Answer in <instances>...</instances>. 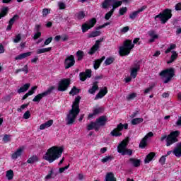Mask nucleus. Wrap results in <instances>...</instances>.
<instances>
[{"instance_id":"f257e3e1","label":"nucleus","mask_w":181,"mask_h":181,"mask_svg":"<svg viewBox=\"0 0 181 181\" xmlns=\"http://www.w3.org/2000/svg\"><path fill=\"white\" fill-rule=\"evenodd\" d=\"M80 100H81V97L80 96H77L75 98L72 105V108L69 110V112L66 117V125L74 124L77 115L80 114Z\"/></svg>"},{"instance_id":"f03ea898","label":"nucleus","mask_w":181,"mask_h":181,"mask_svg":"<svg viewBox=\"0 0 181 181\" xmlns=\"http://www.w3.org/2000/svg\"><path fill=\"white\" fill-rule=\"evenodd\" d=\"M63 151V147L52 146L47 151L45 154L43 156V159H45V160H47L49 163H53L54 160L59 159V158L62 156Z\"/></svg>"},{"instance_id":"7ed1b4c3","label":"nucleus","mask_w":181,"mask_h":181,"mask_svg":"<svg viewBox=\"0 0 181 181\" xmlns=\"http://www.w3.org/2000/svg\"><path fill=\"white\" fill-rule=\"evenodd\" d=\"M179 135H180V132L176 130L170 132V134H168V136H162L160 141L161 142H163V141L165 140L166 146H170V145H173V144H175V142H177V141H179V139H177Z\"/></svg>"},{"instance_id":"20e7f679","label":"nucleus","mask_w":181,"mask_h":181,"mask_svg":"<svg viewBox=\"0 0 181 181\" xmlns=\"http://www.w3.org/2000/svg\"><path fill=\"white\" fill-rule=\"evenodd\" d=\"M107 116H101L96 119V122H91L90 124L88 125L87 129L88 131H91L92 129H95V131H98L100 129V127H104L107 124Z\"/></svg>"},{"instance_id":"39448f33","label":"nucleus","mask_w":181,"mask_h":181,"mask_svg":"<svg viewBox=\"0 0 181 181\" xmlns=\"http://www.w3.org/2000/svg\"><path fill=\"white\" fill-rule=\"evenodd\" d=\"M135 45L132 44V40H127L124 42L123 46L119 48V54L120 56H128L131 53V50L134 49Z\"/></svg>"},{"instance_id":"423d86ee","label":"nucleus","mask_w":181,"mask_h":181,"mask_svg":"<svg viewBox=\"0 0 181 181\" xmlns=\"http://www.w3.org/2000/svg\"><path fill=\"white\" fill-rule=\"evenodd\" d=\"M128 144H129V139H125L119 144L117 147V152L121 153V155L123 156L125 155H129V156H131L132 155V150L127 148Z\"/></svg>"},{"instance_id":"0eeeda50","label":"nucleus","mask_w":181,"mask_h":181,"mask_svg":"<svg viewBox=\"0 0 181 181\" xmlns=\"http://www.w3.org/2000/svg\"><path fill=\"white\" fill-rule=\"evenodd\" d=\"M159 76H160L162 78H165L163 83L166 84L175 76V69H173V68L165 69L159 74Z\"/></svg>"},{"instance_id":"6e6552de","label":"nucleus","mask_w":181,"mask_h":181,"mask_svg":"<svg viewBox=\"0 0 181 181\" xmlns=\"http://www.w3.org/2000/svg\"><path fill=\"white\" fill-rule=\"evenodd\" d=\"M172 18V10L169 8L165 9L163 13H160L158 15L155 16V20L160 19L161 23L164 25L169 19Z\"/></svg>"},{"instance_id":"1a4fd4ad","label":"nucleus","mask_w":181,"mask_h":181,"mask_svg":"<svg viewBox=\"0 0 181 181\" xmlns=\"http://www.w3.org/2000/svg\"><path fill=\"white\" fill-rule=\"evenodd\" d=\"M54 88H56L54 86H51L43 93H39L33 99V103H40V100H42L43 97H47V95H50V94L53 93Z\"/></svg>"},{"instance_id":"9d476101","label":"nucleus","mask_w":181,"mask_h":181,"mask_svg":"<svg viewBox=\"0 0 181 181\" xmlns=\"http://www.w3.org/2000/svg\"><path fill=\"white\" fill-rule=\"evenodd\" d=\"M70 87V79L64 78L58 83V91H66Z\"/></svg>"},{"instance_id":"9b49d317","label":"nucleus","mask_w":181,"mask_h":181,"mask_svg":"<svg viewBox=\"0 0 181 181\" xmlns=\"http://www.w3.org/2000/svg\"><path fill=\"white\" fill-rule=\"evenodd\" d=\"M97 23V19L92 18L90 19L88 23L82 25V32L83 33L87 32L88 29H91V28H93L94 25Z\"/></svg>"},{"instance_id":"f8f14e48","label":"nucleus","mask_w":181,"mask_h":181,"mask_svg":"<svg viewBox=\"0 0 181 181\" xmlns=\"http://www.w3.org/2000/svg\"><path fill=\"white\" fill-rule=\"evenodd\" d=\"M139 70H141V64L139 63V62H136L134 64L133 67L131 69V77L135 78L136 76H138V72L139 71Z\"/></svg>"},{"instance_id":"ddd939ff","label":"nucleus","mask_w":181,"mask_h":181,"mask_svg":"<svg viewBox=\"0 0 181 181\" xmlns=\"http://www.w3.org/2000/svg\"><path fill=\"white\" fill-rule=\"evenodd\" d=\"M74 63H76V60L74 59V56L71 55L68 56L64 61L65 69H70V67H73L74 66Z\"/></svg>"},{"instance_id":"4468645a","label":"nucleus","mask_w":181,"mask_h":181,"mask_svg":"<svg viewBox=\"0 0 181 181\" xmlns=\"http://www.w3.org/2000/svg\"><path fill=\"white\" fill-rule=\"evenodd\" d=\"M124 129V124L122 123H120L117 125L116 129H114L111 132L110 135L112 136H121L122 135V133L119 132Z\"/></svg>"},{"instance_id":"2eb2a0df","label":"nucleus","mask_w":181,"mask_h":181,"mask_svg":"<svg viewBox=\"0 0 181 181\" xmlns=\"http://www.w3.org/2000/svg\"><path fill=\"white\" fill-rule=\"evenodd\" d=\"M103 40L104 38H100V40H96L95 45L90 48V49L88 52V54H94V53H95V52H97L98 49H100V43H101V42H103Z\"/></svg>"},{"instance_id":"dca6fc26","label":"nucleus","mask_w":181,"mask_h":181,"mask_svg":"<svg viewBox=\"0 0 181 181\" xmlns=\"http://www.w3.org/2000/svg\"><path fill=\"white\" fill-rule=\"evenodd\" d=\"M91 69H86L85 72L80 73L79 77L81 81H86V80L88 78H90L91 77Z\"/></svg>"},{"instance_id":"f3484780","label":"nucleus","mask_w":181,"mask_h":181,"mask_svg":"<svg viewBox=\"0 0 181 181\" xmlns=\"http://www.w3.org/2000/svg\"><path fill=\"white\" fill-rule=\"evenodd\" d=\"M153 136V133L150 132H148L144 138L142 139L141 143L139 144V148H141V149H144L145 146H146V141L148 140V138H152Z\"/></svg>"},{"instance_id":"a211bd4d","label":"nucleus","mask_w":181,"mask_h":181,"mask_svg":"<svg viewBox=\"0 0 181 181\" xmlns=\"http://www.w3.org/2000/svg\"><path fill=\"white\" fill-rule=\"evenodd\" d=\"M148 36L150 37H151L148 40L149 43H153V42H155V40L159 38V35H158V34H156V31H155L153 30H151L148 31Z\"/></svg>"},{"instance_id":"6ab92c4d","label":"nucleus","mask_w":181,"mask_h":181,"mask_svg":"<svg viewBox=\"0 0 181 181\" xmlns=\"http://www.w3.org/2000/svg\"><path fill=\"white\" fill-rule=\"evenodd\" d=\"M23 147H20L19 148L17 149L16 151H15L12 155L11 158L12 159L16 160L20 156H22V153H23Z\"/></svg>"},{"instance_id":"aec40b11","label":"nucleus","mask_w":181,"mask_h":181,"mask_svg":"<svg viewBox=\"0 0 181 181\" xmlns=\"http://www.w3.org/2000/svg\"><path fill=\"white\" fill-rule=\"evenodd\" d=\"M19 20V16L16 14L13 18L10 19L8 21V25L7 26L6 30H11L12 29V25L16 22V21Z\"/></svg>"},{"instance_id":"412c9836","label":"nucleus","mask_w":181,"mask_h":181,"mask_svg":"<svg viewBox=\"0 0 181 181\" xmlns=\"http://www.w3.org/2000/svg\"><path fill=\"white\" fill-rule=\"evenodd\" d=\"M146 9V6H143L138 11H134L132 14L129 15L130 19H135L138 16V13H141V12H144Z\"/></svg>"},{"instance_id":"4be33fe9","label":"nucleus","mask_w":181,"mask_h":181,"mask_svg":"<svg viewBox=\"0 0 181 181\" xmlns=\"http://www.w3.org/2000/svg\"><path fill=\"white\" fill-rule=\"evenodd\" d=\"M173 153L177 158L181 157V143L177 144V147L173 151Z\"/></svg>"},{"instance_id":"5701e85b","label":"nucleus","mask_w":181,"mask_h":181,"mask_svg":"<svg viewBox=\"0 0 181 181\" xmlns=\"http://www.w3.org/2000/svg\"><path fill=\"white\" fill-rule=\"evenodd\" d=\"M108 93V90L107 89V87H105L103 89H100V92L96 95L95 100H98L99 98H103L105 94Z\"/></svg>"},{"instance_id":"b1692460","label":"nucleus","mask_w":181,"mask_h":181,"mask_svg":"<svg viewBox=\"0 0 181 181\" xmlns=\"http://www.w3.org/2000/svg\"><path fill=\"white\" fill-rule=\"evenodd\" d=\"M104 60H105V56L102 57L101 59H98L97 60H95L93 62V68L95 70H97L100 66H101V63H103V62H104Z\"/></svg>"},{"instance_id":"393cba45","label":"nucleus","mask_w":181,"mask_h":181,"mask_svg":"<svg viewBox=\"0 0 181 181\" xmlns=\"http://www.w3.org/2000/svg\"><path fill=\"white\" fill-rule=\"evenodd\" d=\"M97 90H98V81H95L93 83L91 88L88 90V93L90 94H94Z\"/></svg>"},{"instance_id":"a878e982","label":"nucleus","mask_w":181,"mask_h":181,"mask_svg":"<svg viewBox=\"0 0 181 181\" xmlns=\"http://www.w3.org/2000/svg\"><path fill=\"white\" fill-rule=\"evenodd\" d=\"M52 125H53V120L52 119L48 120L47 122L42 124L40 126V129L41 130L46 129V128H49V127H52Z\"/></svg>"},{"instance_id":"bb28decb","label":"nucleus","mask_w":181,"mask_h":181,"mask_svg":"<svg viewBox=\"0 0 181 181\" xmlns=\"http://www.w3.org/2000/svg\"><path fill=\"white\" fill-rule=\"evenodd\" d=\"M36 162H39V157L37 156H32L27 160V163H30L31 165L36 163Z\"/></svg>"},{"instance_id":"cd10ccee","label":"nucleus","mask_w":181,"mask_h":181,"mask_svg":"<svg viewBox=\"0 0 181 181\" xmlns=\"http://www.w3.org/2000/svg\"><path fill=\"white\" fill-rule=\"evenodd\" d=\"M29 87H30V83H25V85H23V86L21 87L18 90L17 93H18V94L25 93V91H28V90H29Z\"/></svg>"},{"instance_id":"c85d7f7f","label":"nucleus","mask_w":181,"mask_h":181,"mask_svg":"<svg viewBox=\"0 0 181 181\" xmlns=\"http://www.w3.org/2000/svg\"><path fill=\"white\" fill-rule=\"evenodd\" d=\"M32 54L31 52H25L23 54H19L18 56L16 57V60H22V59H26V57H28V56H30Z\"/></svg>"},{"instance_id":"c756f323","label":"nucleus","mask_w":181,"mask_h":181,"mask_svg":"<svg viewBox=\"0 0 181 181\" xmlns=\"http://www.w3.org/2000/svg\"><path fill=\"white\" fill-rule=\"evenodd\" d=\"M129 162L134 166V168H139V166H141V160L130 158Z\"/></svg>"},{"instance_id":"7c9ffc66","label":"nucleus","mask_w":181,"mask_h":181,"mask_svg":"<svg viewBox=\"0 0 181 181\" xmlns=\"http://www.w3.org/2000/svg\"><path fill=\"white\" fill-rule=\"evenodd\" d=\"M155 158V153L151 152L148 155L146 156L145 160H144V163H149L152 159Z\"/></svg>"},{"instance_id":"2f4dec72","label":"nucleus","mask_w":181,"mask_h":181,"mask_svg":"<svg viewBox=\"0 0 181 181\" xmlns=\"http://www.w3.org/2000/svg\"><path fill=\"white\" fill-rule=\"evenodd\" d=\"M105 181H117V179H115L112 173H108L105 176Z\"/></svg>"},{"instance_id":"473e14b6","label":"nucleus","mask_w":181,"mask_h":181,"mask_svg":"<svg viewBox=\"0 0 181 181\" xmlns=\"http://www.w3.org/2000/svg\"><path fill=\"white\" fill-rule=\"evenodd\" d=\"M173 54L170 57V59L168 62H167L168 64H170V63H173L174 61L177 59V53L175 51H172Z\"/></svg>"},{"instance_id":"72a5a7b5","label":"nucleus","mask_w":181,"mask_h":181,"mask_svg":"<svg viewBox=\"0 0 181 181\" xmlns=\"http://www.w3.org/2000/svg\"><path fill=\"white\" fill-rule=\"evenodd\" d=\"M144 122V118H134L132 120V125H138V124H141Z\"/></svg>"},{"instance_id":"f704fd0d","label":"nucleus","mask_w":181,"mask_h":181,"mask_svg":"<svg viewBox=\"0 0 181 181\" xmlns=\"http://www.w3.org/2000/svg\"><path fill=\"white\" fill-rule=\"evenodd\" d=\"M6 177H7L8 180H12L13 179V170H7L6 172Z\"/></svg>"},{"instance_id":"c9c22d12","label":"nucleus","mask_w":181,"mask_h":181,"mask_svg":"<svg viewBox=\"0 0 181 181\" xmlns=\"http://www.w3.org/2000/svg\"><path fill=\"white\" fill-rule=\"evenodd\" d=\"M52 47L42 48L37 50V54H42V53H47V52H50Z\"/></svg>"},{"instance_id":"e433bc0d","label":"nucleus","mask_w":181,"mask_h":181,"mask_svg":"<svg viewBox=\"0 0 181 181\" xmlns=\"http://www.w3.org/2000/svg\"><path fill=\"white\" fill-rule=\"evenodd\" d=\"M8 11H9V8H8V7H3L1 8V13H0V19L1 18H4V16H6V15L8 13Z\"/></svg>"},{"instance_id":"4c0bfd02","label":"nucleus","mask_w":181,"mask_h":181,"mask_svg":"<svg viewBox=\"0 0 181 181\" xmlns=\"http://www.w3.org/2000/svg\"><path fill=\"white\" fill-rule=\"evenodd\" d=\"M76 57L78 58V62L83 60V58L84 57V52L81 50L77 51Z\"/></svg>"},{"instance_id":"58836bf2","label":"nucleus","mask_w":181,"mask_h":181,"mask_svg":"<svg viewBox=\"0 0 181 181\" xmlns=\"http://www.w3.org/2000/svg\"><path fill=\"white\" fill-rule=\"evenodd\" d=\"M78 93H80V89L77 88L76 86H74L69 92V94L71 95H76V94H78Z\"/></svg>"},{"instance_id":"ea45409f","label":"nucleus","mask_w":181,"mask_h":181,"mask_svg":"<svg viewBox=\"0 0 181 181\" xmlns=\"http://www.w3.org/2000/svg\"><path fill=\"white\" fill-rule=\"evenodd\" d=\"M100 112H101V108L99 107V108H96L93 110V113H91L88 115V118H93V117L94 115H97L98 114H100Z\"/></svg>"},{"instance_id":"a19ab883","label":"nucleus","mask_w":181,"mask_h":181,"mask_svg":"<svg viewBox=\"0 0 181 181\" xmlns=\"http://www.w3.org/2000/svg\"><path fill=\"white\" fill-rule=\"evenodd\" d=\"M110 5H111V0H105L104 2L102 3V8L103 9H107Z\"/></svg>"},{"instance_id":"79ce46f5","label":"nucleus","mask_w":181,"mask_h":181,"mask_svg":"<svg viewBox=\"0 0 181 181\" xmlns=\"http://www.w3.org/2000/svg\"><path fill=\"white\" fill-rule=\"evenodd\" d=\"M114 159V158L111 156H105V158H103L102 160H101V162H103V163H106V162H111V160Z\"/></svg>"},{"instance_id":"37998d69","label":"nucleus","mask_w":181,"mask_h":181,"mask_svg":"<svg viewBox=\"0 0 181 181\" xmlns=\"http://www.w3.org/2000/svg\"><path fill=\"white\" fill-rule=\"evenodd\" d=\"M111 4H112V6L115 8H118L119 6H121L122 5V1H111Z\"/></svg>"},{"instance_id":"c03bdc74","label":"nucleus","mask_w":181,"mask_h":181,"mask_svg":"<svg viewBox=\"0 0 181 181\" xmlns=\"http://www.w3.org/2000/svg\"><path fill=\"white\" fill-rule=\"evenodd\" d=\"M100 35H101L100 31H93L88 35V37H97V36H100Z\"/></svg>"},{"instance_id":"a18cd8bd","label":"nucleus","mask_w":181,"mask_h":181,"mask_svg":"<svg viewBox=\"0 0 181 181\" xmlns=\"http://www.w3.org/2000/svg\"><path fill=\"white\" fill-rule=\"evenodd\" d=\"M114 60L115 59L112 57L107 58L106 60L105 61V64L106 66H110V64H112V63H114Z\"/></svg>"},{"instance_id":"49530a36","label":"nucleus","mask_w":181,"mask_h":181,"mask_svg":"<svg viewBox=\"0 0 181 181\" xmlns=\"http://www.w3.org/2000/svg\"><path fill=\"white\" fill-rule=\"evenodd\" d=\"M86 16V14L84 13V11H80L76 14V18L79 21L81 19H84V17Z\"/></svg>"},{"instance_id":"de8ad7c7","label":"nucleus","mask_w":181,"mask_h":181,"mask_svg":"<svg viewBox=\"0 0 181 181\" xmlns=\"http://www.w3.org/2000/svg\"><path fill=\"white\" fill-rule=\"evenodd\" d=\"M136 98V93H132L129 94L127 96V100L128 101H131V100H134V98Z\"/></svg>"},{"instance_id":"09e8293b","label":"nucleus","mask_w":181,"mask_h":181,"mask_svg":"<svg viewBox=\"0 0 181 181\" xmlns=\"http://www.w3.org/2000/svg\"><path fill=\"white\" fill-rule=\"evenodd\" d=\"M173 49H176V45L175 44H171L170 47L165 50V54H168V53H170V51L173 50Z\"/></svg>"},{"instance_id":"8fccbe9b","label":"nucleus","mask_w":181,"mask_h":181,"mask_svg":"<svg viewBox=\"0 0 181 181\" xmlns=\"http://www.w3.org/2000/svg\"><path fill=\"white\" fill-rule=\"evenodd\" d=\"M127 11H128V8H127V7H122L119 9V13L120 16H122V15L127 13Z\"/></svg>"},{"instance_id":"3c124183","label":"nucleus","mask_w":181,"mask_h":181,"mask_svg":"<svg viewBox=\"0 0 181 181\" xmlns=\"http://www.w3.org/2000/svg\"><path fill=\"white\" fill-rule=\"evenodd\" d=\"M21 40H22V37H21V34H18L16 36V38L13 40V42L14 43H19V42H21Z\"/></svg>"},{"instance_id":"603ef678","label":"nucleus","mask_w":181,"mask_h":181,"mask_svg":"<svg viewBox=\"0 0 181 181\" xmlns=\"http://www.w3.org/2000/svg\"><path fill=\"white\" fill-rule=\"evenodd\" d=\"M153 87H155V85H151L148 88H147L144 90V94H148V93H151V91H152V90H153Z\"/></svg>"},{"instance_id":"864d4df0","label":"nucleus","mask_w":181,"mask_h":181,"mask_svg":"<svg viewBox=\"0 0 181 181\" xmlns=\"http://www.w3.org/2000/svg\"><path fill=\"white\" fill-rule=\"evenodd\" d=\"M58 6H59V8L61 10L66 9V4H64V2H62V1L58 2Z\"/></svg>"},{"instance_id":"5fc2aeb1","label":"nucleus","mask_w":181,"mask_h":181,"mask_svg":"<svg viewBox=\"0 0 181 181\" xmlns=\"http://www.w3.org/2000/svg\"><path fill=\"white\" fill-rule=\"evenodd\" d=\"M29 105V103H26V104H23L21 106L20 108H18L17 109V111L18 112H22V110H25V108H26V107H28Z\"/></svg>"},{"instance_id":"6e6d98bb","label":"nucleus","mask_w":181,"mask_h":181,"mask_svg":"<svg viewBox=\"0 0 181 181\" xmlns=\"http://www.w3.org/2000/svg\"><path fill=\"white\" fill-rule=\"evenodd\" d=\"M24 119H29L30 118V112L27 110L23 115Z\"/></svg>"},{"instance_id":"4d7b16f0","label":"nucleus","mask_w":181,"mask_h":181,"mask_svg":"<svg viewBox=\"0 0 181 181\" xmlns=\"http://www.w3.org/2000/svg\"><path fill=\"white\" fill-rule=\"evenodd\" d=\"M10 137H11V136L9 134H5L3 138L4 142H5V143L9 142L11 141V139H9Z\"/></svg>"},{"instance_id":"13d9d810","label":"nucleus","mask_w":181,"mask_h":181,"mask_svg":"<svg viewBox=\"0 0 181 181\" xmlns=\"http://www.w3.org/2000/svg\"><path fill=\"white\" fill-rule=\"evenodd\" d=\"M52 40H53V37H50L47 38L44 42V46H47V45H50V43H52Z\"/></svg>"},{"instance_id":"bf43d9fd","label":"nucleus","mask_w":181,"mask_h":181,"mask_svg":"<svg viewBox=\"0 0 181 181\" xmlns=\"http://www.w3.org/2000/svg\"><path fill=\"white\" fill-rule=\"evenodd\" d=\"M159 162L161 165H165V162H166V156H163L160 158Z\"/></svg>"},{"instance_id":"052dcab7","label":"nucleus","mask_w":181,"mask_h":181,"mask_svg":"<svg viewBox=\"0 0 181 181\" xmlns=\"http://www.w3.org/2000/svg\"><path fill=\"white\" fill-rule=\"evenodd\" d=\"M111 16H112V13L109 11L105 15V19L108 21Z\"/></svg>"},{"instance_id":"680f3d73","label":"nucleus","mask_w":181,"mask_h":181,"mask_svg":"<svg viewBox=\"0 0 181 181\" xmlns=\"http://www.w3.org/2000/svg\"><path fill=\"white\" fill-rule=\"evenodd\" d=\"M69 168H70V164L64 168H60L59 170V173H63V172H64V170H66V169H68Z\"/></svg>"},{"instance_id":"e2e57ef3","label":"nucleus","mask_w":181,"mask_h":181,"mask_svg":"<svg viewBox=\"0 0 181 181\" xmlns=\"http://www.w3.org/2000/svg\"><path fill=\"white\" fill-rule=\"evenodd\" d=\"M37 33L34 35L33 39L36 40V39H39L42 36V33L37 31Z\"/></svg>"},{"instance_id":"0e129e2a","label":"nucleus","mask_w":181,"mask_h":181,"mask_svg":"<svg viewBox=\"0 0 181 181\" xmlns=\"http://www.w3.org/2000/svg\"><path fill=\"white\" fill-rule=\"evenodd\" d=\"M128 30H129V27L126 26V27H124L123 28H122L120 30V32H121V33H127V32H128Z\"/></svg>"},{"instance_id":"69168bd1","label":"nucleus","mask_w":181,"mask_h":181,"mask_svg":"<svg viewBox=\"0 0 181 181\" xmlns=\"http://www.w3.org/2000/svg\"><path fill=\"white\" fill-rule=\"evenodd\" d=\"M50 13V11H49V9L47 8H44L42 10V15L43 16H47V14Z\"/></svg>"},{"instance_id":"338daca9","label":"nucleus","mask_w":181,"mask_h":181,"mask_svg":"<svg viewBox=\"0 0 181 181\" xmlns=\"http://www.w3.org/2000/svg\"><path fill=\"white\" fill-rule=\"evenodd\" d=\"M52 175H53V170H51L48 175L45 177V179H52Z\"/></svg>"},{"instance_id":"774afa93","label":"nucleus","mask_w":181,"mask_h":181,"mask_svg":"<svg viewBox=\"0 0 181 181\" xmlns=\"http://www.w3.org/2000/svg\"><path fill=\"white\" fill-rule=\"evenodd\" d=\"M175 11H181V3H178L175 6Z\"/></svg>"}]
</instances>
